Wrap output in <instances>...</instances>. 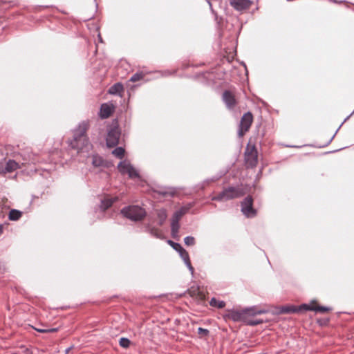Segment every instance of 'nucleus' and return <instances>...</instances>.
Returning <instances> with one entry per match:
<instances>
[{
  "label": "nucleus",
  "instance_id": "obj_1",
  "mask_svg": "<svg viewBox=\"0 0 354 354\" xmlns=\"http://www.w3.org/2000/svg\"><path fill=\"white\" fill-rule=\"evenodd\" d=\"M88 128V124L87 122L83 121L80 123L73 131V138L69 142V145L73 149H76L78 153H88L92 148L86 135Z\"/></svg>",
  "mask_w": 354,
  "mask_h": 354
},
{
  "label": "nucleus",
  "instance_id": "obj_2",
  "mask_svg": "<svg viewBox=\"0 0 354 354\" xmlns=\"http://www.w3.org/2000/svg\"><path fill=\"white\" fill-rule=\"evenodd\" d=\"M245 192L239 187H229L223 190L219 194L212 198L213 201H228L243 196Z\"/></svg>",
  "mask_w": 354,
  "mask_h": 354
},
{
  "label": "nucleus",
  "instance_id": "obj_3",
  "mask_svg": "<svg viewBox=\"0 0 354 354\" xmlns=\"http://www.w3.org/2000/svg\"><path fill=\"white\" fill-rule=\"evenodd\" d=\"M121 213L124 217L134 221L142 220L146 215L145 210L138 205L124 207Z\"/></svg>",
  "mask_w": 354,
  "mask_h": 354
},
{
  "label": "nucleus",
  "instance_id": "obj_4",
  "mask_svg": "<svg viewBox=\"0 0 354 354\" xmlns=\"http://www.w3.org/2000/svg\"><path fill=\"white\" fill-rule=\"evenodd\" d=\"M245 162L248 167H254L258 162V153L254 145H247L245 153Z\"/></svg>",
  "mask_w": 354,
  "mask_h": 354
},
{
  "label": "nucleus",
  "instance_id": "obj_5",
  "mask_svg": "<svg viewBox=\"0 0 354 354\" xmlns=\"http://www.w3.org/2000/svg\"><path fill=\"white\" fill-rule=\"evenodd\" d=\"M168 243L176 252H178L180 257L184 261L191 273L193 274L194 270L191 264L188 252L178 243L173 242L172 241H169Z\"/></svg>",
  "mask_w": 354,
  "mask_h": 354
},
{
  "label": "nucleus",
  "instance_id": "obj_6",
  "mask_svg": "<svg viewBox=\"0 0 354 354\" xmlns=\"http://www.w3.org/2000/svg\"><path fill=\"white\" fill-rule=\"evenodd\" d=\"M118 169L122 174H127L131 178L139 177L138 171L131 165L128 160H125L121 161L118 165Z\"/></svg>",
  "mask_w": 354,
  "mask_h": 354
},
{
  "label": "nucleus",
  "instance_id": "obj_7",
  "mask_svg": "<svg viewBox=\"0 0 354 354\" xmlns=\"http://www.w3.org/2000/svg\"><path fill=\"white\" fill-rule=\"evenodd\" d=\"M118 169L122 174H127L131 178L139 177L138 171L131 165L128 160H125L121 161L118 165Z\"/></svg>",
  "mask_w": 354,
  "mask_h": 354
},
{
  "label": "nucleus",
  "instance_id": "obj_8",
  "mask_svg": "<svg viewBox=\"0 0 354 354\" xmlns=\"http://www.w3.org/2000/svg\"><path fill=\"white\" fill-rule=\"evenodd\" d=\"M252 121L253 117L250 112H248L243 115L238 131V135L239 137L243 136V135L249 130Z\"/></svg>",
  "mask_w": 354,
  "mask_h": 354
},
{
  "label": "nucleus",
  "instance_id": "obj_9",
  "mask_svg": "<svg viewBox=\"0 0 354 354\" xmlns=\"http://www.w3.org/2000/svg\"><path fill=\"white\" fill-rule=\"evenodd\" d=\"M120 137V132L116 127L111 129L107 133L106 136V145L109 147L116 146L119 142Z\"/></svg>",
  "mask_w": 354,
  "mask_h": 354
},
{
  "label": "nucleus",
  "instance_id": "obj_10",
  "mask_svg": "<svg viewBox=\"0 0 354 354\" xmlns=\"http://www.w3.org/2000/svg\"><path fill=\"white\" fill-rule=\"evenodd\" d=\"M252 197H246L241 203V211L247 217H253L256 215V210L252 207Z\"/></svg>",
  "mask_w": 354,
  "mask_h": 354
},
{
  "label": "nucleus",
  "instance_id": "obj_11",
  "mask_svg": "<svg viewBox=\"0 0 354 354\" xmlns=\"http://www.w3.org/2000/svg\"><path fill=\"white\" fill-rule=\"evenodd\" d=\"M230 6L236 11L249 9L252 4L251 0H230Z\"/></svg>",
  "mask_w": 354,
  "mask_h": 354
},
{
  "label": "nucleus",
  "instance_id": "obj_12",
  "mask_svg": "<svg viewBox=\"0 0 354 354\" xmlns=\"http://www.w3.org/2000/svg\"><path fill=\"white\" fill-rule=\"evenodd\" d=\"M114 110V106L111 103H104L101 105L99 115L101 118H108Z\"/></svg>",
  "mask_w": 354,
  "mask_h": 354
},
{
  "label": "nucleus",
  "instance_id": "obj_13",
  "mask_svg": "<svg viewBox=\"0 0 354 354\" xmlns=\"http://www.w3.org/2000/svg\"><path fill=\"white\" fill-rule=\"evenodd\" d=\"M223 100L230 109H233L236 104L234 94L230 91H225L223 93Z\"/></svg>",
  "mask_w": 354,
  "mask_h": 354
},
{
  "label": "nucleus",
  "instance_id": "obj_14",
  "mask_svg": "<svg viewBox=\"0 0 354 354\" xmlns=\"http://www.w3.org/2000/svg\"><path fill=\"white\" fill-rule=\"evenodd\" d=\"M19 168L18 162L13 160H9L6 162L5 166L0 168V173L6 174L7 173H11Z\"/></svg>",
  "mask_w": 354,
  "mask_h": 354
},
{
  "label": "nucleus",
  "instance_id": "obj_15",
  "mask_svg": "<svg viewBox=\"0 0 354 354\" xmlns=\"http://www.w3.org/2000/svg\"><path fill=\"white\" fill-rule=\"evenodd\" d=\"M227 317L234 322L245 321L246 319L244 310H229Z\"/></svg>",
  "mask_w": 354,
  "mask_h": 354
},
{
  "label": "nucleus",
  "instance_id": "obj_16",
  "mask_svg": "<svg viewBox=\"0 0 354 354\" xmlns=\"http://www.w3.org/2000/svg\"><path fill=\"white\" fill-rule=\"evenodd\" d=\"M189 209V207H182L178 210L174 212L171 220L179 222L181 217L188 212Z\"/></svg>",
  "mask_w": 354,
  "mask_h": 354
},
{
  "label": "nucleus",
  "instance_id": "obj_17",
  "mask_svg": "<svg viewBox=\"0 0 354 354\" xmlns=\"http://www.w3.org/2000/svg\"><path fill=\"white\" fill-rule=\"evenodd\" d=\"M243 310L246 317L247 316H254L256 315L263 314L266 312L264 310H258L256 307L246 308Z\"/></svg>",
  "mask_w": 354,
  "mask_h": 354
},
{
  "label": "nucleus",
  "instance_id": "obj_18",
  "mask_svg": "<svg viewBox=\"0 0 354 354\" xmlns=\"http://www.w3.org/2000/svg\"><path fill=\"white\" fill-rule=\"evenodd\" d=\"M117 200V198H105L101 201L100 208L104 211L112 205V204Z\"/></svg>",
  "mask_w": 354,
  "mask_h": 354
},
{
  "label": "nucleus",
  "instance_id": "obj_19",
  "mask_svg": "<svg viewBox=\"0 0 354 354\" xmlns=\"http://www.w3.org/2000/svg\"><path fill=\"white\" fill-rule=\"evenodd\" d=\"M123 91V86L120 83H116L109 90V93L112 95L120 94Z\"/></svg>",
  "mask_w": 354,
  "mask_h": 354
},
{
  "label": "nucleus",
  "instance_id": "obj_20",
  "mask_svg": "<svg viewBox=\"0 0 354 354\" xmlns=\"http://www.w3.org/2000/svg\"><path fill=\"white\" fill-rule=\"evenodd\" d=\"M157 216L159 220V225H162L166 221L167 217V211L165 209H160L157 210Z\"/></svg>",
  "mask_w": 354,
  "mask_h": 354
},
{
  "label": "nucleus",
  "instance_id": "obj_21",
  "mask_svg": "<svg viewBox=\"0 0 354 354\" xmlns=\"http://www.w3.org/2000/svg\"><path fill=\"white\" fill-rule=\"evenodd\" d=\"M156 193L162 195L163 196H173L175 194V191L172 188H160V189L156 191Z\"/></svg>",
  "mask_w": 354,
  "mask_h": 354
},
{
  "label": "nucleus",
  "instance_id": "obj_22",
  "mask_svg": "<svg viewBox=\"0 0 354 354\" xmlns=\"http://www.w3.org/2000/svg\"><path fill=\"white\" fill-rule=\"evenodd\" d=\"M280 313H298V309L295 306H285L280 308Z\"/></svg>",
  "mask_w": 354,
  "mask_h": 354
},
{
  "label": "nucleus",
  "instance_id": "obj_23",
  "mask_svg": "<svg viewBox=\"0 0 354 354\" xmlns=\"http://www.w3.org/2000/svg\"><path fill=\"white\" fill-rule=\"evenodd\" d=\"M179 228H180V225H179L178 222L171 220V235H172L173 238L175 239L178 236Z\"/></svg>",
  "mask_w": 354,
  "mask_h": 354
},
{
  "label": "nucleus",
  "instance_id": "obj_24",
  "mask_svg": "<svg viewBox=\"0 0 354 354\" xmlns=\"http://www.w3.org/2000/svg\"><path fill=\"white\" fill-rule=\"evenodd\" d=\"M21 216V212L17 209H12L9 213V219L11 221H17Z\"/></svg>",
  "mask_w": 354,
  "mask_h": 354
},
{
  "label": "nucleus",
  "instance_id": "obj_25",
  "mask_svg": "<svg viewBox=\"0 0 354 354\" xmlns=\"http://www.w3.org/2000/svg\"><path fill=\"white\" fill-rule=\"evenodd\" d=\"M209 304L210 306L218 308H223L225 306V303L223 301H218L216 298H212L209 301Z\"/></svg>",
  "mask_w": 354,
  "mask_h": 354
},
{
  "label": "nucleus",
  "instance_id": "obj_26",
  "mask_svg": "<svg viewBox=\"0 0 354 354\" xmlns=\"http://www.w3.org/2000/svg\"><path fill=\"white\" fill-rule=\"evenodd\" d=\"M112 153L115 157L122 159L124 156V149L122 147H117L112 151Z\"/></svg>",
  "mask_w": 354,
  "mask_h": 354
},
{
  "label": "nucleus",
  "instance_id": "obj_27",
  "mask_svg": "<svg viewBox=\"0 0 354 354\" xmlns=\"http://www.w3.org/2000/svg\"><path fill=\"white\" fill-rule=\"evenodd\" d=\"M102 162H103V160L101 157H100L97 155H93L92 156V164L93 166L100 167L102 165Z\"/></svg>",
  "mask_w": 354,
  "mask_h": 354
},
{
  "label": "nucleus",
  "instance_id": "obj_28",
  "mask_svg": "<svg viewBox=\"0 0 354 354\" xmlns=\"http://www.w3.org/2000/svg\"><path fill=\"white\" fill-rule=\"evenodd\" d=\"M119 344L121 347L127 348L131 344V341L128 338L122 337L119 341Z\"/></svg>",
  "mask_w": 354,
  "mask_h": 354
},
{
  "label": "nucleus",
  "instance_id": "obj_29",
  "mask_svg": "<svg viewBox=\"0 0 354 354\" xmlns=\"http://www.w3.org/2000/svg\"><path fill=\"white\" fill-rule=\"evenodd\" d=\"M297 309H298V313L301 311H307V310H314V307L310 306L308 304H302L299 306H297Z\"/></svg>",
  "mask_w": 354,
  "mask_h": 354
},
{
  "label": "nucleus",
  "instance_id": "obj_30",
  "mask_svg": "<svg viewBox=\"0 0 354 354\" xmlns=\"http://www.w3.org/2000/svg\"><path fill=\"white\" fill-rule=\"evenodd\" d=\"M34 329L39 333H55L57 331V328H34Z\"/></svg>",
  "mask_w": 354,
  "mask_h": 354
},
{
  "label": "nucleus",
  "instance_id": "obj_31",
  "mask_svg": "<svg viewBox=\"0 0 354 354\" xmlns=\"http://www.w3.org/2000/svg\"><path fill=\"white\" fill-rule=\"evenodd\" d=\"M184 241H185V245H187L188 246L194 245L195 244V239L193 236H186L184 239Z\"/></svg>",
  "mask_w": 354,
  "mask_h": 354
},
{
  "label": "nucleus",
  "instance_id": "obj_32",
  "mask_svg": "<svg viewBox=\"0 0 354 354\" xmlns=\"http://www.w3.org/2000/svg\"><path fill=\"white\" fill-rule=\"evenodd\" d=\"M143 77V74L142 73H136L134 74L130 79V81L135 82L140 80Z\"/></svg>",
  "mask_w": 354,
  "mask_h": 354
},
{
  "label": "nucleus",
  "instance_id": "obj_33",
  "mask_svg": "<svg viewBox=\"0 0 354 354\" xmlns=\"http://www.w3.org/2000/svg\"><path fill=\"white\" fill-rule=\"evenodd\" d=\"M149 233H150L152 236H155V237H157V238H160V232L158 231V230L155 229V228H150V229L149 230Z\"/></svg>",
  "mask_w": 354,
  "mask_h": 354
},
{
  "label": "nucleus",
  "instance_id": "obj_34",
  "mask_svg": "<svg viewBox=\"0 0 354 354\" xmlns=\"http://www.w3.org/2000/svg\"><path fill=\"white\" fill-rule=\"evenodd\" d=\"M198 333L201 336H206L208 335L209 330L203 328H198Z\"/></svg>",
  "mask_w": 354,
  "mask_h": 354
},
{
  "label": "nucleus",
  "instance_id": "obj_35",
  "mask_svg": "<svg viewBox=\"0 0 354 354\" xmlns=\"http://www.w3.org/2000/svg\"><path fill=\"white\" fill-rule=\"evenodd\" d=\"M314 310L317 311V312L325 313L328 310V308L326 307H324V306H318V307L314 308Z\"/></svg>",
  "mask_w": 354,
  "mask_h": 354
},
{
  "label": "nucleus",
  "instance_id": "obj_36",
  "mask_svg": "<svg viewBox=\"0 0 354 354\" xmlns=\"http://www.w3.org/2000/svg\"><path fill=\"white\" fill-rule=\"evenodd\" d=\"M261 323H262L261 320H254V321H249V322H248L247 324L250 325V326H255V325H258V324H259Z\"/></svg>",
  "mask_w": 354,
  "mask_h": 354
},
{
  "label": "nucleus",
  "instance_id": "obj_37",
  "mask_svg": "<svg viewBox=\"0 0 354 354\" xmlns=\"http://www.w3.org/2000/svg\"><path fill=\"white\" fill-rule=\"evenodd\" d=\"M3 225L0 224V235H1L3 234Z\"/></svg>",
  "mask_w": 354,
  "mask_h": 354
}]
</instances>
